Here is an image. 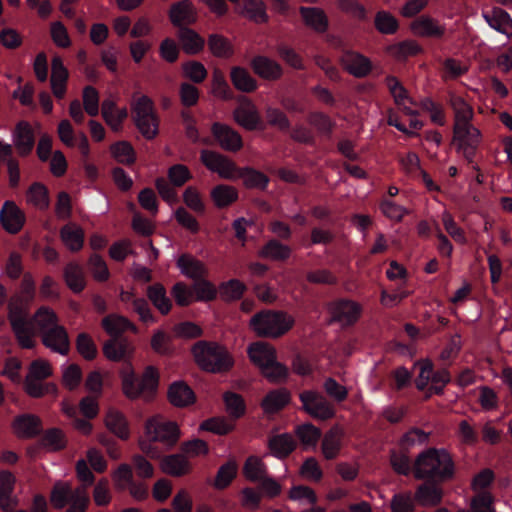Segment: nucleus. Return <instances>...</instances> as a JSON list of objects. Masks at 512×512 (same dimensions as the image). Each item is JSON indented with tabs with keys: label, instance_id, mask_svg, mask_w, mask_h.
Wrapping results in <instances>:
<instances>
[{
	"label": "nucleus",
	"instance_id": "obj_62",
	"mask_svg": "<svg viewBox=\"0 0 512 512\" xmlns=\"http://www.w3.org/2000/svg\"><path fill=\"white\" fill-rule=\"evenodd\" d=\"M323 389L327 396L337 403L344 402L348 397V389L332 377L325 379Z\"/></svg>",
	"mask_w": 512,
	"mask_h": 512
},
{
	"label": "nucleus",
	"instance_id": "obj_29",
	"mask_svg": "<svg viewBox=\"0 0 512 512\" xmlns=\"http://www.w3.org/2000/svg\"><path fill=\"white\" fill-rule=\"evenodd\" d=\"M360 306L351 300L338 301L333 309V317L344 325L354 324L360 316Z\"/></svg>",
	"mask_w": 512,
	"mask_h": 512
},
{
	"label": "nucleus",
	"instance_id": "obj_10",
	"mask_svg": "<svg viewBox=\"0 0 512 512\" xmlns=\"http://www.w3.org/2000/svg\"><path fill=\"white\" fill-rule=\"evenodd\" d=\"M132 119L147 140H153L159 133V117L154 102L147 95H141L131 104Z\"/></svg>",
	"mask_w": 512,
	"mask_h": 512
},
{
	"label": "nucleus",
	"instance_id": "obj_3",
	"mask_svg": "<svg viewBox=\"0 0 512 512\" xmlns=\"http://www.w3.org/2000/svg\"><path fill=\"white\" fill-rule=\"evenodd\" d=\"M454 110V137L458 153L471 161L481 141L480 131L471 124L472 107L463 99H450Z\"/></svg>",
	"mask_w": 512,
	"mask_h": 512
},
{
	"label": "nucleus",
	"instance_id": "obj_39",
	"mask_svg": "<svg viewBox=\"0 0 512 512\" xmlns=\"http://www.w3.org/2000/svg\"><path fill=\"white\" fill-rule=\"evenodd\" d=\"M238 179H242L248 189L266 190L270 182L266 174L252 167H241Z\"/></svg>",
	"mask_w": 512,
	"mask_h": 512
},
{
	"label": "nucleus",
	"instance_id": "obj_53",
	"mask_svg": "<svg viewBox=\"0 0 512 512\" xmlns=\"http://www.w3.org/2000/svg\"><path fill=\"white\" fill-rule=\"evenodd\" d=\"M429 435V433H426L420 428H411L401 437L399 446L403 451L408 452L416 445L428 443Z\"/></svg>",
	"mask_w": 512,
	"mask_h": 512
},
{
	"label": "nucleus",
	"instance_id": "obj_34",
	"mask_svg": "<svg viewBox=\"0 0 512 512\" xmlns=\"http://www.w3.org/2000/svg\"><path fill=\"white\" fill-rule=\"evenodd\" d=\"M210 197L216 208L224 209L238 200L239 193L233 186L218 184L212 188Z\"/></svg>",
	"mask_w": 512,
	"mask_h": 512
},
{
	"label": "nucleus",
	"instance_id": "obj_14",
	"mask_svg": "<svg viewBox=\"0 0 512 512\" xmlns=\"http://www.w3.org/2000/svg\"><path fill=\"white\" fill-rule=\"evenodd\" d=\"M200 159L207 169L217 173L221 178L233 181L238 179L241 167L226 156L204 149L201 151Z\"/></svg>",
	"mask_w": 512,
	"mask_h": 512
},
{
	"label": "nucleus",
	"instance_id": "obj_38",
	"mask_svg": "<svg viewBox=\"0 0 512 512\" xmlns=\"http://www.w3.org/2000/svg\"><path fill=\"white\" fill-rule=\"evenodd\" d=\"M147 297L162 315H167L171 311L172 302L167 296L165 287L161 283L150 285L147 288Z\"/></svg>",
	"mask_w": 512,
	"mask_h": 512
},
{
	"label": "nucleus",
	"instance_id": "obj_16",
	"mask_svg": "<svg viewBox=\"0 0 512 512\" xmlns=\"http://www.w3.org/2000/svg\"><path fill=\"white\" fill-rule=\"evenodd\" d=\"M25 221L24 212L13 201L4 202L0 210V223L6 232L17 234L23 228Z\"/></svg>",
	"mask_w": 512,
	"mask_h": 512
},
{
	"label": "nucleus",
	"instance_id": "obj_56",
	"mask_svg": "<svg viewBox=\"0 0 512 512\" xmlns=\"http://www.w3.org/2000/svg\"><path fill=\"white\" fill-rule=\"evenodd\" d=\"M235 428V424L224 417H212L200 424V430L208 431L217 435H227Z\"/></svg>",
	"mask_w": 512,
	"mask_h": 512
},
{
	"label": "nucleus",
	"instance_id": "obj_46",
	"mask_svg": "<svg viewBox=\"0 0 512 512\" xmlns=\"http://www.w3.org/2000/svg\"><path fill=\"white\" fill-rule=\"evenodd\" d=\"M295 434L305 448L316 447L322 436L321 430L311 423H305L297 426Z\"/></svg>",
	"mask_w": 512,
	"mask_h": 512
},
{
	"label": "nucleus",
	"instance_id": "obj_4",
	"mask_svg": "<svg viewBox=\"0 0 512 512\" xmlns=\"http://www.w3.org/2000/svg\"><path fill=\"white\" fill-rule=\"evenodd\" d=\"M147 441L140 443L142 451L149 457L158 459L163 452L176 445L180 437L178 425L161 416L149 418L145 424Z\"/></svg>",
	"mask_w": 512,
	"mask_h": 512
},
{
	"label": "nucleus",
	"instance_id": "obj_35",
	"mask_svg": "<svg viewBox=\"0 0 512 512\" xmlns=\"http://www.w3.org/2000/svg\"><path fill=\"white\" fill-rule=\"evenodd\" d=\"M63 277L68 288L76 294L81 293L86 287L84 271L76 262H69L64 267Z\"/></svg>",
	"mask_w": 512,
	"mask_h": 512
},
{
	"label": "nucleus",
	"instance_id": "obj_54",
	"mask_svg": "<svg viewBox=\"0 0 512 512\" xmlns=\"http://www.w3.org/2000/svg\"><path fill=\"white\" fill-rule=\"evenodd\" d=\"M110 151L115 160L124 165H131L135 162V151L127 141H118L111 145Z\"/></svg>",
	"mask_w": 512,
	"mask_h": 512
},
{
	"label": "nucleus",
	"instance_id": "obj_1",
	"mask_svg": "<svg viewBox=\"0 0 512 512\" xmlns=\"http://www.w3.org/2000/svg\"><path fill=\"white\" fill-rule=\"evenodd\" d=\"M9 321L19 345L25 349L34 347L35 334H39L42 343L54 352L67 355L70 350L68 333L57 324L55 312L49 308H40L32 319L19 306H10Z\"/></svg>",
	"mask_w": 512,
	"mask_h": 512
},
{
	"label": "nucleus",
	"instance_id": "obj_17",
	"mask_svg": "<svg viewBox=\"0 0 512 512\" xmlns=\"http://www.w3.org/2000/svg\"><path fill=\"white\" fill-rule=\"evenodd\" d=\"M385 84L393 97L396 106L406 115L415 116L417 111L407 105V103L415 105V102L409 96L408 91L403 84L393 75H388L385 78Z\"/></svg>",
	"mask_w": 512,
	"mask_h": 512
},
{
	"label": "nucleus",
	"instance_id": "obj_27",
	"mask_svg": "<svg viewBox=\"0 0 512 512\" xmlns=\"http://www.w3.org/2000/svg\"><path fill=\"white\" fill-rule=\"evenodd\" d=\"M410 28L415 35L422 37L439 38L445 33L443 26H440L433 18L425 15L416 18L411 23Z\"/></svg>",
	"mask_w": 512,
	"mask_h": 512
},
{
	"label": "nucleus",
	"instance_id": "obj_41",
	"mask_svg": "<svg viewBox=\"0 0 512 512\" xmlns=\"http://www.w3.org/2000/svg\"><path fill=\"white\" fill-rule=\"evenodd\" d=\"M292 249L278 239H270L262 247L260 256L274 261H286L290 258Z\"/></svg>",
	"mask_w": 512,
	"mask_h": 512
},
{
	"label": "nucleus",
	"instance_id": "obj_44",
	"mask_svg": "<svg viewBox=\"0 0 512 512\" xmlns=\"http://www.w3.org/2000/svg\"><path fill=\"white\" fill-rule=\"evenodd\" d=\"M14 428L21 436L31 438L39 434L41 422L34 415H22L15 419Z\"/></svg>",
	"mask_w": 512,
	"mask_h": 512
},
{
	"label": "nucleus",
	"instance_id": "obj_13",
	"mask_svg": "<svg viewBox=\"0 0 512 512\" xmlns=\"http://www.w3.org/2000/svg\"><path fill=\"white\" fill-rule=\"evenodd\" d=\"M303 410L315 419L326 421L336 415L332 404L320 393L313 390H305L299 395Z\"/></svg>",
	"mask_w": 512,
	"mask_h": 512
},
{
	"label": "nucleus",
	"instance_id": "obj_26",
	"mask_svg": "<svg viewBox=\"0 0 512 512\" xmlns=\"http://www.w3.org/2000/svg\"><path fill=\"white\" fill-rule=\"evenodd\" d=\"M268 448L274 457L284 459L295 450L296 441L289 433L277 434L268 439Z\"/></svg>",
	"mask_w": 512,
	"mask_h": 512
},
{
	"label": "nucleus",
	"instance_id": "obj_33",
	"mask_svg": "<svg viewBox=\"0 0 512 512\" xmlns=\"http://www.w3.org/2000/svg\"><path fill=\"white\" fill-rule=\"evenodd\" d=\"M85 234L83 229L69 223L60 229V239L71 252H78L83 248Z\"/></svg>",
	"mask_w": 512,
	"mask_h": 512
},
{
	"label": "nucleus",
	"instance_id": "obj_8",
	"mask_svg": "<svg viewBox=\"0 0 512 512\" xmlns=\"http://www.w3.org/2000/svg\"><path fill=\"white\" fill-rule=\"evenodd\" d=\"M294 325V318L283 311L263 310L250 320L251 329L260 337L277 338Z\"/></svg>",
	"mask_w": 512,
	"mask_h": 512
},
{
	"label": "nucleus",
	"instance_id": "obj_37",
	"mask_svg": "<svg viewBox=\"0 0 512 512\" xmlns=\"http://www.w3.org/2000/svg\"><path fill=\"white\" fill-rule=\"evenodd\" d=\"M105 424L109 431L120 439L126 440L130 435L128 422L123 413L110 409L105 418Z\"/></svg>",
	"mask_w": 512,
	"mask_h": 512
},
{
	"label": "nucleus",
	"instance_id": "obj_25",
	"mask_svg": "<svg viewBox=\"0 0 512 512\" xmlns=\"http://www.w3.org/2000/svg\"><path fill=\"white\" fill-rule=\"evenodd\" d=\"M299 13L305 25L317 33H325L328 30L329 20L321 8L301 6Z\"/></svg>",
	"mask_w": 512,
	"mask_h": 512
},
{
	"label": "nucleus",
	"instance_id": "obj_43",
	"mask_svg": "<svg viewBox=\"0 0 512 512\" xmlns=\"http://www.w3.org/2000/svg\"><path fill=\"white\" fill-rule=\"evenodd\" d=\"M178 38L184 51L188 54H197L204 48V39L190 28H181L178 31Z\"/></svg>",
	"mask_w": 512,
	"mask_h": 512
},
{
	"label": "nucleus",
	"instance_id": "obj_6",
	"mask_svg": "<svg viewBox=\"0 0 512 512\" xmlns=\"http://www.w3.org/2000/svg\"><path fill=\"white\" fill-rule=\"evenodd\" d=\"M192 354L197 365L211 373L227 372L234 364L227 349L216 342L200 340L193 345Z\"/></svg>",
	"mask_w": 512,
	"mask_h": 512
},
{
	"label": "nucleus",
	"instance_id": "obj_2",
	"mask_svg": "<svg viewBox=\"0 0 512 512\" xmlns=\"http://www.w3.org/2000/svg\"><path fill=\"white\" fill-rule=\"evenodd\" d=\"M413 476L424 480L416 492L415 499L422 504L437 505L442 498L439 483L448 478V452L446 449L428 448L413 461Z\"/></svg>",
	"mask_w": 512,
	"mask_h": 512
},
{
	"label": "nucleus",
	"instance_id": "obj_7",
	"mask_svg": "<svg viewBox=\"0 0 512 512\" xmlns=\"http://www.w3.org/2000/svg\"><path fill=\"white\" fill-rule=\"evenodd\" d=\"M247 353L251 362L269 382L278 383L287 379L289 370L277 361L276 350L272 345L255 342L248 347Z\"/></svg>",
	"mask_w": 512,
	"mask_h": 512
},
{
	"label": "nucleus",
	"instance_id": "obj_11",
	"mask_svg": "<svg viewBox=\"0 0 512 512\" xmlns=\"http://www.w3.org/2000/svg\"><path fill=\"white\" fill-rule=\"evenodd\" d=\"M50 502L55 509H62L69 504L66 512H86L90 498L85 487L73 489L69 483L57 482L51 490Z\"/></svg>",
	"mask_w": 512,
	"mask_h": 512
},
{
	"label": "nucleus",
	"instance_id": "obj_63",
	"mask_svg": "<svg viewBox=\"0 0 512 512\" xmlns=\"http://www.w3.org/2000/svg\"><path fill=\"white\" fill-rule=\"evenodd\" d=\"M41 445L49 450L58 451L65 447L66 440L63 432L58 428H52L42 436Z\"/></svg>",
	"mask_w": 512,
	"mask_h": 512
},
{
	"label": "nucleus",
	"instance_id": "obj_59",
	"mask_svg": "<svg viewBox=\"0 0 512 512\" xmlns=\"http://www.w3.org/2000/svg\"><path fill=\"white\" fill-rule=\"evenodd\" d=\"M208 47L213 55L220 58L229 57L233 53L229 40L220 34H211L208 37Z\"/></svg>",
	"mask_w": 512,
	"mask_h": 512
},
{
	"label": "nucleus",
	"instance_id": "obj_9",
	"mask_svg": "<svg viewBox=\"0 0 512 512\" xmlns=\"http://www.w3.org/2000/svg\"><path fill=\"white\" fill-rule=\"evenodd\" d=\"M159 377L158 369L151 365L145 368L142 375L130 370L122 376L123 393L131 400L142 396L151 397L157 391Z\"/></svg>",
	"mask_w": 512,
	"mask_h": 512
},
{
	"label": "nucleus",
	"instance_id": "obj_18",
	"mask_svg": "<svg viewBox=\"0 0 512 512\" xmlns=\"http://www.w3.org/2000/svg\"><path fill=\"white\" fill-rule=\"evenodd\" d=\"M169 19L179 30L181 28H188L189 25L194 24L197 20L196 8L189 0L176 2L170 8Z\"/></svg>",
	"mask_w": 512,
	"mask_h": 512
},
{
	"label": "nucleus",
	"instance_id": "obj_28",
	"mask_svg": "<svg viewBox=\"0 0 512 512\" xmlns=\"http://www.w3.org/2000/svg\"><path fill=\"white\" fill-rule=\"evenodd\" d=\"M291 394L286 388L269 391L261 402V407L266 414H274L281 411L289 402Z\"/></svg>",
	"mask_w": 512,
	"mask_h": 512
},
{
	"label": "nucleus",
	"instance_id": "obj_15",
	"mask_svg": "<svg viewBox=\"0 0 512 512\" xmlns=\"http://www.w3.org/2000/svg\"><path fill=\"white\" fill-rule=\"evenodd\" d=\"M417 365L420 367V373L416 379V386L419 390H424L430 383V390L436 394L443 392L448 383V372L443 369L441 373L435 372L430 360H424Z\"/></svg>",
	"mask_w": 512,
	"mask_h": 512
},
{
	"label": "nucleus",
	"instance_id": "obj_5",
	"mask_svg": "<svg viewBox=\"0 0 512 512\" xmlns=\"http://www.w3.org/2000/svg\"><path fill=\"white\" fill-rule=\"evenodd\" d=\"M103 329L111 336L103 345V354L111 361L126 360L132 353L130 342L122 337V333L130 330L137 331V327L126 317L109 314L102 319Z\"/></svg>",
	"mask_w": 512,
	"mask_h": 512
},
{
	"label": "nucleus",
	"instance_id": "obj_58",
	"mask_svg": "<svg viewBox=\"0 0 512 512\" xmlns=\"http://www.w3.org/2000/svg\"><path fill=\"white\" fill-rule=\"evenodd\" d=\"M309 123L316 128L319 134L331 138L335 122L323 112H311L308 116Z\"/></svg>",
	"mask_w": 512,
	"mask_h": 512
},
{
	"label": "nucleus",
	"instance_id": "obj_49",
	"mask_svg": "<svg viewBox=\"0 0 512 512\" xmlns=\"http://www.w3.org/2000/svg\"><path fill=\"white\" fill-rule=\"evenodd\" d=\"M150 344L152 350L161 356H169L174 352L171 335L161 329L154 332Z\"/></svg>",
	"mask_w": 512,
	"mask_h": 512
},
{
	"label": "nucleus",
	"instance_id": "obj_12",
	"mask_svg": "<svg viewBox=\"0 0 512 512\" xmlns=\"http://www.w3.org/2000/svg\"><path fill=\"white\" fill-rule=\"evenodd\" d=\"M52 374L50 365L43 360H34L30 364L29 372L24 380L25 392L33 397L40 398L44 395H56L57 386L54 383H44Z\"/></svg>",
	"mask_w": 512,
	"mask_h": 512
},
{
	"label": "nucleus",
	"instance_id": "obj_30",
	"mask_svg": "<svg viewBox=\"0 0 512 512\" xmlns=\"http://www.w3.org/2000/svg\"><path fill=\"white\" fill-rule=\"evenodd\" d=\"M343 432L335 426L327 431L322 439L321 450L327 460L335 459L342 448Z\"/></svg>",
	"mask_w": 512,
	"mask_h": 512
},
{
	"label": "nucleus",
	"instance_id": "obj_50",
	"mask_svg": "<svg viewBox=\"0 0 512 512\" xmlns=\"http://www.w3.org/2000/svg\"><path fill=\"white\" fill-rule=\"evenodd\" d=\"M28 201L40 210L49 207V193L47 187L40 183H33L27 191Z\"/></svg>",
	"mask_w": 512,
	"mask_h": 512
},
{
	"label": "nucleus",
	"instance_id": "obj_45",
	"mask_svg": "<svg viewBox=\"0 0 512 512\" xmlns=\"http://www.w3.org/2000/svg\"><path fill=\"white\" fill-rule=\"evenodd\" d=\"M374 25L376 30L384 35H393L399 29L398 19L390 12L380 10L376 13L374 18Z\"/></svg>",
	"mask_w": 512,
	"mask_h": 512
},
{
	"label": "nucleus",
	"instance_id": "obj_60",
	"mask_svg": "<svg viewBox=\"0 0 512 512\" xmlns=\"http://www.w3.org/2000/svg\"><path fill=\"white\" fill-rule=\"evenodd\" d=\"M184 77L196 84L202 83L208 75L205 66L196 60H190L182 64Z\"/></svg>",
	"mask_w": 512,
	"mask_h": 512
},
{
	"label": "nucleus",
	"instance_id": "obj_57",
	"mask_svg": "<svg viewBox=\"0 0 512 512\" xmlns=\"http://www.w3.org/2000/svg\"><path fill=\"white\" fill-rule=\"evenodd\" d=\"M226 410L234 420L241 418L246 412L244 398L235 392H226L224 394Z\"/></svg>",
	"mask_w": 512,
	"mask_h": 512
},
{
	"label": "nucleus",
	"instance_id": "obj_24",
	"mask_svg": "<svg viewBox=\"0 0 512 512\" xmlns=\"http://www.w3.org/2000/svg\"><path fill=\"white\" fill-rule=\"evenodd\" d=\"M176 265L184 276L194 281L206 277L208 274L205 264L188 253L181 254Z\"/></svg>",
	"mask_w": 512,
	"mask_h": 512
},
{
	"label": "nucleus",
	"instance_id": "obj_42",
	"mask_svg": "<svg viewBox=\"0 0 512 512\" xmlns=\"http://www.w3.org/2000/svg\"><path fill=\"white\" fill-rule=\"evenodd\" d=\"M231 82L234 87L242 92L250 93L257 89V81L243 67H233L230 73Z\"/></svg>",
	"mask_w": 512,
	"mask_h": 512
},
{
	"label": "nucleus",
	"instance_id": "obj_32",
	"mask_svg": "<svg viewBox=\"0 0 512 512\" xmlns=\"http://www.w3.org/2000/svg\"><path fill=\"white\" fill-rule=\"evenodd\" d=\"M14 143L19 153L26 156L31 153L35 137L31 125L26 121H20L16 125Z\"/></svg>",
	"mask_w": 512,
	"mask_h": 512
},
{
	"label": "nucleus",
	"instance_id": "obj_19",
	"mask_svg": "<svg viewBox=\"0 0 512 512\" xmlns=\"http://www.w3.org/2000/svg\"><path fill=\"white\" fill-rule=\"evenodd\" d=\"M234 118L240 126L249 131L265 128L256 106L251 101L239 105L234 110Z\"/></svg>",
	"mask_w": 512,
	"mask_h": 512
},
{
	"label": "nucleus",
	"instance_id": "obj_20",
	"mask_svg": "<svg viewBox=\"0 0 512 512\" xmlns=\"http://www.w3.org/2000/svg\"><path fill=\"white\" fill-rule=\"evenodd\" d=\"M211 131L224 150L235 152L242 148L243 141L240 134L231 127L215 122L212 125Z\"/></svg>",
	"mask_w": 512,
	"mask_h": 512
},
{
	"label": "nucleus",
	"instance_id": "obj_51",
	"mask_svg": "<svg viewBox=\"0 0 512 512\" xmlns=\"http://www.w3.org/2000/svg\"><path fill=\"white\" fill-rule=\"evenodd\" d=\"M244 14L255 23H266L269 19L263 0H244Z\"/></svg>",
	"mask_w": 512,
	"mask_h": 512
},
{
	"label": "nucleus",
	"instance_id": "obj_31",
	"mask_svg": "<svg viewBox=\"0 0 512 512\" xmlns=\"http://www.w3.org/2000/svg\"><path fill=\"white\" fill-rule=\"evenodd\" d=\"M168 399L174 406L185 407L195 402V394L185 382L177 381L169 386Z\"/></svg>",
	"mask_w": 512,
	"mask_h": 512
},
{
	"label": "nucleus",
	"instance_id": "obj_23",
	"mask_svg": "<svg viewBox=\"0 0 512 512\" xmlns=\"http://www.w3.org/2000/svg\"><path fill=\"white\" fill-rule=\"evenodd\" d=\"M15 482L16 478L11 472L0 471V508L3 512H12V508L18 504L16 497H13Z\"/></svg>",
	"mask_w": 512,
	"mask_h": 512
},
{
	"label": "nucleus",
	"instance_id": "obj_47",
	"mask_svg": "<svg viewBox=\"0 0 512 512\" xmlns=\"http://www.w3.org/2000/svg\"><path fill=\"white\" fill-rule=\"evenodd\" d=\"M223 300L227 302L240 300L247 290V286L238 279H230L219 286Z\"/></svg>",
	"mask_w": 512,
	"mask_h": 512
},
{
	"label": "nucleus",
	"instance_id": "obj_61",
	"mask_svg": "<svg viewBox=\"0 0 512 512\" xmlns=\"http://www.w3.org/2000/svg\"><path fill=\"white\" fill-rule=\"evenodd\" d=\"M265 117L270 126L276 127L281 131H288L291 127L287 115L279 108L268 106L265 109Z\"/></svg>",
	"mask_w": 512,
	"mask_h": 512
},
{
	"label": "nucleus",
	"instance_id": "obj_52",
	"mask_svg": "<svg viewBox=\"0 0 512 512\" xmlns=\"http://www.w3.org/2000/svg\"><path fill=\"white\" fill-rule=\"evenodd\" d=\"M489 25L495 30L512 34V19L509 14L502 9H494L490 15L485 16Z\"/></svg>",
	"mask_w": 512,
	"mask_h": 512
},
{
	"label": "nucleus",
	"instance_id": "obj_36",
	"mask_svg": "<svg viewBox=\"0 0 512 512\" xmlns=\"http://www.w3.org/2000/svg\"><path fill=\"white\" fill-rule=\"evenodd\" d=\"M164 472L175 477L186 475L191 470V464L184 454H171L162 459Z\"/></svg>",
	"mask_w": 512,
	"mask_h": 512
},
{
	"label": "nucleus",
	"instance_id": "obj_64",
	"mask_svg": "<svg viewBox=\"0 0 512 512\" xmlns=\"http://www.w3.org/2000/svg\"><path fill=\"white\" fill-rule=\"evenodd\" d=\"M390 464L393 470L403 476L413 474V462H411L409 456L406 453L391 452Z\"/></svg>",
	"mask_w": 512,
	"mask_h": 512
},
{
	"label": "nucleus",
	"instance_id": "obj_55",
	"mask_svg": "<svg viewBox=\"0 0 512 512\" xmlns=\"http://www.w3.org/2000/svg\"><path fill=\"white\" fill-rule=\"evenodd\" d=\"M244 476L252 481H260L266 474V465L257 456H249L243 466Z\"/></svg>",
	"mask_w": 512,
	"mask_h": 512
},
{
	"label": "nucleus",
	"instance_id": "obj_48",
	"mask_svg": "<svg viewBox=\"0 0 512 512\" xmlns=\"http://www.w3.org/2000/svg\"><path fill=\"white\" fill-rule=\"evenodd\" d=\"M237 475V464L230 460L221 465L217 471L213 486L218 490L227 488Z\"/></svg>",
	"mask_w": 512,
	"mask_h": 512
},
{
	"label": "nucleus",
	"instance_id": "obj_21",
	"mask_svg": "<svg viewBox=\"0 0 512 512\" xmlns=\"http://www.w3.org/2000/svg\"><path fill=\"white\" fill-rule=\"evenodd\" d=\"M344 68L356 78L366 77L373 68L371 60L359 52L348 51L342 57Z\"/></svg>",
	"mask_w": 512,
	"mask_h": 512
},
{
	"label": "nucleus",
	"instance_id": "obj_22",
	"mask_svg": "<svg viewBox=\"0 0 512 512\" xmlns=\"http://www.w3.org/2000/svg\"><path fill=\"white\" fill-rule=\"evenodd\" d=\"M251 67L255 74L265 80L275 81L283 75L281 65L267 56L257 55L253 57Z\"/></svg>",
	"mask_w": 512,
	"mask_h": 512
},
{
	"label": "nucleus",
	"instance_id": "obj_40",
	"mask_svg": "<svg viewBox=\"0 0 512 512\" xmlns=\"http://www.w3.org/2000/svg\"><path fill=\"white\" fill-rule=\"evenodd\" d=\"M388 53L398 61H404L409 57L423 52V48L415 40H404L388 46Z\"/></svg>",
	"mask_w": 512,
	"mask_h": 512
}]
</instances>
